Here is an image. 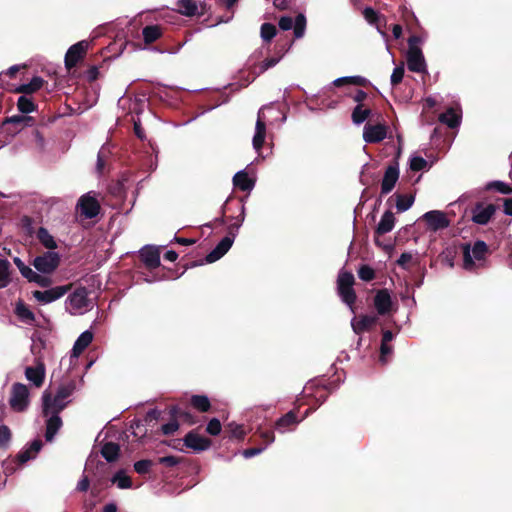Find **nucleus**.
Wrapping results in <instances>:
<instances>
[{
	"mask_svg": "<svg viewBox=\"0 0 512 512\" xmlns=\"http://www.w3.org/2000/svg\"><path fill=\"white\" fill-rule=\"evenodd\" d=\"M13 262L24 278L44 287L48 285V275H51L59 266L60 255L55 251H47L36 256L32 262L36 271L26 265L19 257H15Z\"/></svg>",
	"mask_w": 512,
	"mask_h": 512,
	"instance_id": "f257e3e1",
	"label": "nucleus"
},
{
	"mask_svg": "<svg viewBox=\"0 0 512 512\" xmlns=\"http://www.w3.org/2000/svg\"><path fill=\"white\" fill-rule=\"evenodd\" d=\"M140 258L145 266V271H141L138 280L142 278L147 283H154L163 279L174 278L171 271H166L160 265L159 249L152 245H146L139 251Z\"/></svg>",
	"mask_w": 512,
	"mask_h": 512,
	"instance_id": "f03ea898",
	"label": "nucleus"
},
{
	"mask_svg": "<svg viewBox=\"0 0 512 512\" xmlns=\"http://www.w3.org/2000/svg\"><path fill=\"white\" fill-rule=\"evenodd\" d=\"M240 215L236 218V222L229 227L228 235L221 239L215 248L206 256L208 263H213L223 257L232 247L236 234L245 219V206L241 205Z\"/></svg>",
	"mask_w": 512,
	"mask_h": 512,
	"instance_id": "7ed1b4c3",
	"label": "nucleus"
},
{
	"mask_svg": "<svg viewBox=\"0 0 512 512\" xmlns=\"http://www.w3.org/2000/svg\"><path fill=\"white\" fill-rule=\"evenodd\" d=\"M462 250L463 266L465 269L471 270L475 266L474 260L482 261L485 259L488 253V246L484 241L478 240L474 243L472 249L469 244H464Z\"/></svg>",
	"mask_w": 512,
	"mask_h": 512,
	"instance_id": "20e7f679",
	"label": "nucleus"
},
{
	"mask_svg": "<svg viewBox=\"0 0 512 512\" xmlns=\"http://www.w3.org/2000/svg\"><path fill=\"white\" fill-rule=\"evenodd\" d=\"M9 404L11 409L16 412H23L27 409L29 405V390L26 385L19 382L12 385Z\"/></svg>",
	"mask_w": 512,
	"mask_h": 512,
	"instance_id": "39448f33",
	"label": "nucleus"
},
{
	"mask_svg": "<svg viewBox=\"0 0 512 512\" xmlns=\"http://www.w3.org/2000/svg\"><path fill=\"white\" fill-rule=\"evenodd\" d=\"M272 110L270 106H264L258 111L255 125V133L252 139V145L256 152H260L266 137V116L265 112Z\"/></svg>",
	"mask_w": 512,
	"mask_h": 512,
	"instance_id": "423d86ee",
	"label": "nucleus"
},
{
	"mask_svg": "<svg viewBox=\"0 0 512 512\" xmlns=\"http://www.w3.org/2000/svg\"><path fill=\"white\" fill-rule=\"evenodd\" d=\"M278 25L280 29L288 31L293 28L295 38L299 39L304 36L306 29V17L304 14H298L295 19L290 16H282L279 19Z\"/></svg>",
	"mask_w": 512,
	"mask_h": 512,
	"instance_id": "0eeeda50",
	"label": "nucleus"
},
{
	"mask_svg": "<svg viewBox=\"0 0 512 512\" xmlns=\"http://www.w3.org/2000/svg\"><path fill=\"white\" fill-rule=\"evenodd\" d=\"M95 290H74L68 297V303L71 309L76 311L90 310L93 307V299L89 295Z\"/></svg>",
	"mask_w": 512,
	"mask_h": 512,
	"instance_id": "6e6552de",
	"label": "nucleus"
},
{
	"mask_svg": "<svg viewBox=\"0 0 512 512\" xmlns=\"http://www.w3.org/2000/svg\"><path fill=\"white\" fill-rule=\"evenodd\" d=\"M88 48L89 41L87 40L79 41L70 46V48L66 52L64 59L66 68L71 69L72 67L76 66L79 60L82 59L85 55Z\"/></svg>",
	"mask_w": 512,
	"mask_h": 512,
	"instance_id": "1a4fd4ad",
	"label": "nucleus"
},
{
	"mask_svg": "<svg viewBox=\"0 0 512 512\" xmlns=\"http://www.w3.org/2000/svg\"><path fill=\"white\" fill-rule=\"evenodd\" d=\"M184 445L194 452H202L209 449L212 441L204 436L199 435L196 430L189 431L183 438Z\"/></svg>",
	"mask_w": 512,
	"mask_h": 512,
	"instance_id": "9d476101",
	"label": "nucleus"
},
{
	"mask_svg": "<svg viewBox=\"0 0 512 512\" xmlns=\"http://www.w3.org/2000/svg\"><path fill=\"white\" fill-rule=\"evenodd\" d=\"M496 212L495 204L477 202L472 209V221L479 225H486Z\"/></svg>",
	"mask_w": 512,
	"mask_h": 512,
	"instance_id": "9b49d317",
	"label": "nucleus"
},
{
	"mask_svg": "<svg viewBox=\"0 0 512 512\" xmlns=\"http://www.w3.org/2000/svg\"><path fill=\"white\" fill-rule=\"evenodd\" d=\"M399 174L400 171L397 161L386 168L381 181V195H387L394 189L399 179Z\"/></svg>",
	"mask_w": 512,
	"mask_h": 512,
	"instance_id": "f8f14e48",
	"label": "nucleus"
},
{
	"mask_svg": "<svg viewBox=\"0 0 512 512\" xmlns=\"http://www.w3.org/2000/svg\"><path fill=\"white\" fill-rule=\"evenodd\" d=\"M42 401L44 416H49V414H59L66 408L68 404V402H65V400L58 399L57 395L52 397L48 392L43 393Z\"/></svg>",
	"mask_w": 512,
	"mask_h": 512,
	"instance_id": "ddd939ff",
	"label": "nucleus"
},
{
	"mask_svg": "<svg viewBox=\"0 0 512 512\" xmlns=\"http://www.w3.org/2000/svg\"><path fill=\"white\" fill-rule=\"evenodd\" d=\"M387 136V127L384 124H366L363 129V139L366 143H378Z\"/></svg>",
	"mask_w": 512,
	"mask_h": 512,
	"instance_id": "4468645a",
	"label": "nucleus"
},
{
	"mask_svg": "<svg viewBox=\"0 0 512 512\" xmlns=\"http://www.w3.org/2000/svg\"><path fill=\"white\" fill-rule=\"evenodd\" d=\"M78 207L81 214L89 219L96 217L100 211L98 201L90 193L83 195L79 199Z\"/></svg>",
	"mask_w": 512,
	"mask_h": 512,
	"instance_id": "2eb2a0df",
	"label": "nucleus"
},
{
	"mask_svg": "<svg viewBox=\"0 0 512 512\" xmlns=\"http://www.w3.org/2000/svg\"><path fill=\"white\" fill-rule=\"evenodd\" d=\"M423 220L433 231L441 230L449 226V220L447 219L445 213L438 210L425 213L423 215Z\"/></svg>",
	"mask_w": 512,
	"mask_h": 512,
	"instance_id": "dca6fc26",
	"label": "nucleus"
},
{
	"mask_svg": "<svg viewBox=\"0 0 512 512\" xmlns=\"http://www.w3.org/2000/svg\"><path fill=\"white\" fill-rule=\"evenodd\" d=\"M394 226H395V216L391 211L388 210L382 215L379 223L377 224V226L375 228V232H374L375 243L380 246L381 244L379 241V237L391 232L393 230Z\"/></svg>",
	"mask_w": 512,
	"mask_h": 512,
	"instance_id": "f3484780",
	"label": "nucleus"
},
{
	"mask_svg": "<svg viewBox=\"0 0 512 512\" xmlns=\"http://www.w3.org/2000/svg\"><path fill=\"white\" fill-rule=\"evenodd\" d=\"M374 307L379 315H388L392 312L393 302L388 290H377L374 297Z\"/></svg>",
	"mask_w": 512,
	"mask_h": 512,
	"instance_id": "a211bd4d",
	"label": "nucleus"
},
{
	"mask_svg": "<svg viewBox=\"0 0 512 512\" xmlns=\"http://www.w3.org/2000/svg\"><path fill=\"white\" fill-rule=\"evenodd\" d=\"M45 365L38 360L35 366H27L25 368V377L36 387H41L45 380Z\"/></svg>",
	"mask_w": 512,
	"mask_h": 512,
	"instance_id": "6ab92c4d",
	"label": "nucleus"
},
{
	"mask_svg": "<svg viewBox=\"0 0 512 512\" xmlns=\"http://www.w3.org/2000/svg\"><path fill=\"white\" fill-rule=\"evenodd\" d=\"M43 446V443L40 439L34 440L31 445L25 449L20 451L16 456V461L19 465L25 464L30 459L36 457Z\"/></svg>",
	"mask_w": 512,
	"mask_h": 512,
	"instance_id": "aec40b11",
	"label": "nucleus"
},
{
	"mask_svg": "<svg viewBox=\"0 0 512 512\" xmlns=\"http://www.w3.org/2000/svg\"><path fill=\"white\" fill-rule=\"evenodd\" d=\"M300 420L297 418V410H291L281 416L276 422H275V429L279 432H284L286 430H289L291 427L298 424Z\"/></svg>",
	"mask_w": 512,
	"mask_h": 512,
	"instance_id": "412c9836",
	"label": "nucleus"
},
{
	"mask_svg": "<svg viewBox=\"0 0 512 512\" xmlns=\"http://www.w3.org/2000/svg\"><path fill=\"white\" fill-rule=\"evenodd\" d=\"M50 417L46 421V432H45V438L46 441L51 442L57 432L62 427V419L59 416V414H49Z\"/></svg>",
	"mask_w": 512,
	"mask_h": 512,
	"instance_id": "4be33fe9",
	"label": "nucleus"
},
{
	"mask_svg": "<svg viewBox=\"0 0 512 512\" xmlns=\"http://www.w3.org/2000/svg\"><path fill=\"white\" fill-rule=\"evenodd\" d=\"M363 16L369 24L376 26V29L379 32V34L385 41H387L388 36L387 33L382 28L381 19L378 12L371 7H366L363 10Z\"/></svg>",
	"mask_w": 512,
	"mask_h": 512,
	"instance_id": "5701e85b",
	"label": "nucleus"
},
{
	"mask_svg": "<svg viewBox=\"0 0 512 512\" xmlns=\"http://www.w3.org/2000/svg\"><path fill=\"white\" fill-rule=\"evenodd\" d=\"M100 453L107 462L113 463L120 456V445L112 441L106 442L101 447Z\"/></svg>",
	"mask_w": 512,
	"mask_h": 512,
	"instance_id": "b1692460",
	"label": "nucleus"
},
{
	"mask_svg": "<svg viewBox=\"0 0 512 512\" xmlns=\"http://www.w3.org/2000/svg\"><path fill=\"white\" fill-rule=\"evenodd\" d=\"M162 35L163 28L160 25H147L142 29V37L146 45L156 42Z\"/></svg>",
	"mask_w": 512,
	"mask_h": 512,
	"instance_id": "393cba45",
	"label": "nucleus"
},
{
	"mask_svg": "<svg viewBox=\"0 0 512 512\" xmlns=\"http://www.w3.org/2000/svg\"><path fill=\"white\" fill-rule=\"evenodd\" d=\"M233 184L242 191H251L255 186V181L248 176L245 170H240L234 175Z\"/></svg>",
	"mask_w": 512,
	"mask_h": 512,
	"instance_id": "a878e982",
	"label": "nucleus"
},
{
	"mask_svg": "<svg viewBox=\"0 0 512 512\" xmlns=\"http://www.w3.org/2000/svg\"><path fill=\"white\" fill-rule=\"evenodd\" d=\"M199 2L197 0H177V11L187 17L197 15Z\"/></svg>",
	"mask_w": 512,
	"mask_h": 512,
	"instance_id": "bb28decb",
	"label": "nucleus"
},
{
	"mask_svg": "<svg viewBox=\"0 0 512 512\" xmlns=\"http://www.w3.org/2000/svg\"><path fill=\"white\" fill-rule=\"evenodd\" d=\"M68 290H34V297L42 303H50L61 298Z\"/></svg>",
	"mask_w": 512,
	"mask_h": 512,
	"instance_id": "cd10ccee",
	"label": "nucleus"
},
{
	"mask_svg": "<svg viewBox=\"0 0 512 512\" xmlns=\"http://www.w3.org/2000/svg\"><path fill=\"white\" fill-rule=\"evenodd\" d=\"M93 333L90 331H84L75 341L72 348L73 356H79L92 342Z\"/></svg>",
	"mask_w": 512,
	"mask_h": 512,
	"instance_id": "c85d7f7f",
	"label": "nucleus"
},
{
	"mask_svg": "<svg viewBox=\"0 0 512 512\" xmlns=\"http://www.w3.org/2000/svg\"><path fill=\"white\" fill-rule=\"evenodd\" d=\"M441 123L446 124L450 128H456L460 125L461 115L454 108H449L445 113L438 116Z\"/></svg>",
	"mask_w": 512,
	"mask_h": 512,
	"instance_id": "c756f323",
	"label": "nucleus"
},
{
	"mask_svg": "<svg viewBox=\"0 0 512 512\" xmlns=\"http://www.w3.org/2000/svg\"><path fill=\"white\" fill-rule=\"evenodd\" d=\"M15 314L22 322L30 324L35 321L34 313L29 309V307L22 300H19L16 303Z\"/></svg>",
	"mask_w": 512,
	"mask_h": 512,
	"instance_id": "7c9ffc66",
	"label": "nucleus"
},
{
	"mask_svg": "<svg viewBox=\"0 0 512 512\" xmlns=\"http://www.w3.org/2000/svg\"><path fill=\"white\" fill-rule=\"evenodd\" d=\"M37 239L40 241V243L49 251H53L57 248V243L54 239V237L49 233V231L44 228L40 227L37 231Z\"/></svg>",
	"mask_w": 512,
	"mask_h": 512,
	"instance_id": "2f4dec72",
	"label": "nucleus"
},
{
	"mask_svg": "<svg viewBox=\"0 0 512 512\" xmlns=\"http://www.w3.org/2000/svg\"><path fill=\"white\" fill-rule=\"evenodd\" d=\"M436 104H437L436 100L432 97H427L424 100L423 110L421 113V117H422L423 121H425L427 123L434 121V119H435L434 108H435Z\"/></svg>",
	"mask_w": 512,
	"mask_h": 512,
	"instance_id": "473e14b6",
	"label": "nucleus"
},
{
	"mask_svg": "<svg viewBox=\"0 0 512 512\" xmlns=\"http://www.w3.org/2000/svg\"><path fill=\"white\" fill-rule=\"evenodd\" d=\"M375 323H376L375 317L364 315V316H361L357 322H352V328L356 334H361V333L367 331Z\"/></svg>",
	"mask_w": 512,
	"mask_h": 512,
	"instance_id": "72a5a7b5",
	"label": "nucleus"
},
{
	"mask_svg": "<svg viewBox=\"0 0 512 512\" xmlns=\"http://www.w3.org/2000/svg\"><path fill=\"white\" fill-rule=\"evenodd\" d=\"M44 83L43 78L39 76L33 77L29 83H25L16 88V91L24 94H31L39 90Z\"/></svg>",
	"mask_w": 512,
	"mask_h": 512,
	"instance_id": "f704fd0d",
	"label": "nucleus"
},
{
	"mask_svg": "<svg viewBox=\"0 0 512 512\" xmlns=\"http://www.w3.org/2000/svg\"><path fill=\"white\" fill-rule=\"evenodd\" d=\"M409 51L407 56V67L411 72H416V35H410L408 39Z\"/></svg>",
	"mask_w": 512,
	"mask_h": 512,
	"instance_id": "c9c22d12",
	"label": "nucleus"
},
{
	"mask_svg": "<svg viewBox=\"0 0 512 512\" xmlns=\"http://www.w3.org/2000/svg\"><path fill=\"white\" fill-rule=\"evenodd\" d=\"M396 209L398 212H405L412 207L414 203V195L396 193Z\"/></svg>",
	"mask_w": 512,
	"mask_h": 512,
	"instance_id": "e433bc0d",
	"label": "nucleus"
},
{
	"mask_svg": "<svg viewBox=\"0 0 512 512\" xmlns=\"http://www.w3.org/2000/svg\"><path fill=\"white\" fill-rule=\"evenodd\" d=\"M170 416L171 418H179L180 420H182L185 423H188L189 425H193L197 422L196 417L194 415H192L189 411L183 410L182 408L177 406H173L170 409Z\"/></svg>",
	"mask_w": 512,
	"mask_h": 512,
	"instance_id": "4c0bfd02",
	"label": "nucleus"
},
{
	"mask_svg": "<svg viewBox=\"0 0 512 512\" xmlns=\"http://www.w3.org/2000/svg\"><path fill=\"white\" fill-rule=\"evenodd\" d=\"M190 404L193 408L198 410L199 412H208L211 408L210 400L205 395H192L190 399Z\"/></svg>",
	"mask_w": 512,
	"mask_h": 512,
	"instance_id": "58836bf2",
	"label": "nucleus"
},
{
	"mask_svg": "<svg viewBox=\"0 0 512 512\" xmlns=\"http://www.w3.org/2000/svg\"><path fill=\"white\" fill-rule=\"evenodd\" d=\"M371 115V109L358 104L352 112V121L356 125L362 124Z\"/></svg>",
	"mask_w": 512,
	"mask_h": 512,
	"instance_id": "ea45409f",
	"label": "nucleus"
},
{
	"mask_svg": "<svg viewBox=\"0 0 512 512\" xmlns=\"http://www.w3.org/2000/svg\"><path fill=\"white\" fill-rule=\"evenodd\" d=\"M32 118L24 115H13L5 118L3 125L13 124L17 126L15 131H19L24 126H29Z\"/></svg>",
	"mask_w": 512,
	"mask_h": 512,
	"instance_id": "a19ab883",
	"label": "nucleus"
},
{
	"mask_svg": "<svg viewBox=\"0 0 512 512\" xmlns=\"http://www.w3.org/2000/svg\"><path fill=\"white\" fill-rule=\"evenodd\" d=\"M418 74L421 75L423 85H431L430 75L427 71L426 62L421 49L418 47Z\"/></svg>",
	"mask_w": 512,
	"mask_h": 512,
	"instance_id": "79ce46f5",
	"label": "nucleus"
},
{
	"mask_svg": "<svg viewBox=\"0 0 512 512\" xmlns=\"http://www.w3.org/2000/svg\"><path fill=\"white\" fill-rule=\"evenodd\" d=\"M75 389H76L75 381L74 380H70L67 383L61 384L58 387L55 395L58 396V399L65 400V399H67L68 397H70L73 394Z\"/></svg>",
	"mask_w": 512,
	"mask_h": 512,
	"instance_id": "37998d69",
	"label": "nucleus"
},
{
	"mask_svg": "<svg viewBox=\"0 0 512 512\" xmlns=\"http://www.w3.org/2000/svg\"><path fill=\"white\" fill-rule=\"evenodd\" d=\"M486 191L495 190L501 194L508 195L512 193V187L502 181H491L485 185Z\"/></svg>",
	"mask_w": 512,
	"mask_h": 512,
	"instance_id": "c03bdc74",
	"label": "nucleus"
},
{
	"mask_svg": "<svg viewBox=\"0 0 512 512\" xmlns=\"http://www.w3.org/2000/svg\"><path fill=\"white\" fill-rule=\"evenodd\" d=\"M9 268V261L0 258V288H5L10 282Z\"/></svg>",
	"mask_w": 512,
	"mask_h": 512,
	"instance_id": "a18cd8bd",
	"label": "nucleus"
},
{
	"mask_svg": "<svg viewBox=\"0 0 512 512\" xmlns=\"http://www.w3.org/2000/svg\"><path fill=\"white\" fill-rule=\"evenodd\" d=\"M366 79L361 76H344L335 79L332 83L334 86L340 87L344 84L362 85Z\"/></svg>",
	"mask_w": 512,
	"mask_h": 512,
	"instance_id": "49530a36",
	"label": "nucleus"
},
{
	"mask_svg": "<svg viewBox=\"0 0 512 512\" xmlns=\"http://www.w3.org/2000/svg\"><path fill=\"white\" fill-rule=\"evenodd\" d=\"M112 483L117 484L120 489H128L132 487V480L126 476L122 470L115 473L112 478Z\"/></svg>",
	"mask_w": 512,
	"mask_h": 512,
	"instance_id": "de8ad7c7",
	"label": "nucleus"
},
{
	"mask_svg": "<svg viewBox=\"0 0 512 512\" xmlns=\"http://www.w3.org/2000/svg\"><path fill=\"white\" fill-rule=\"evenodd\" d=\"M354 280V275L351 272L341 271L337 280V288H352Z\"/></svg>",
	"mask_w": 512,
	"mask_h": 512,
	"instance_id": "09e8293b",
	"label": "nucleus"
},
{
	"mask_svg": "<svg viewBox=\"0 0 512 512\" xmlns=\"http://www.w3.org/2000/svg\"><path fill=\"white\" fill-rule=\"evenodd\" d=\"M226 432L230 438L243 439L245 437L243 425H239L234 422L227 425Z\"/></svg>",
	"mask_w": 512,
	"mask_h": 512,
	"instance_id": "8fccbe9b",
	"label": "nucleus"
},
{
	"mask_svg": "<svg viewBox=\"0 0 512 512\" xmlns=\"http://www.w3.org/2000/svg\"><path fill=\"white\" fill-rule=\"evenodd\" d=\"M18 110L22 113H31L35 109V105L31 99L26 96H20L17 101Z\"/></svg>",
	"mask_w": 512,
	"mask_h": 512,
	"instance_id": "3c124183",
	"label": "nucleus"
},
{
	"mask_svg": "<svg viewBox=\"0 0 512 512\" xmlns=\"http://www.w3.org/2000/svg\"><path fill=\"white\" fill-rule=\"evenodd\" d=\"M153 464L152 460L142 459L134 463V470L140 475H145L150 472Z\"/></svg>",
	"mask_w": 512,
	"mask_h": 512,
	"instance_id": "603ef678",
	"label": "nucleus"
},
{
	"mask_svg": "<svg viewBox=\"0 0 512 512\" xmlns=\"http://www.w3.org/2000/svg\"><path fill=\"white\" fill-rule=\"evenodd\" d=\"M338 293L342 301L346 303L354 312L353 305L357 298L355 290H338Z\"/></svg>",
	"mask_w": 512,
	"mask_h": 512,
	"instance_id": "864d4df0",
	"label": "nucleus"
},
{
	"mask_svg": "<svg viewBox=\"0 0 512 512\" xmlns=\"http://www.w3.org/2000/svg\"><path fill=\"white\" fill-rule=\"evenodd\" d=\"M131 428L133 429V434L135 437L142 438L147 434V426L142 420H134L131 424Z\"/></svg>",
	"mask_w": 512,
	"mask_h": 512,
	"instance_id": "5fc2aeb1",
	"label": "nucleus"
},
{
	"mask_svg": "<svg viewBox=\"0 0 512 512\" xmlns=\"http://www.w3.org/2000/svg\"><path fill=\"white\" fill-rule=\"evenodd\" d=\"M276 35V27L270 23L261 26V37L264 41H270Z\"/></svg>",
	"mask_w": 512,
	"mask_h": 512,
	"instance_id": "6e6d98bb",
	"label": "nucleus"
},
{
	"mask_svg": "<svg viewBox=\"0 0 512 512\" xmlns=\"http://www.w3.org/2000/svg\"><path fill=\"white\" fill-rule=\"evenodd\" d=\"M393 352V347L390 343L381 342L380 345V356L379 360L382 364H386L388 362L389 357Z\"/></svg>",
	"mask_w": 512,
	"mask_h": 512,
	"instance_id": "4d7b16f0",
	"label": "nucleus"
},
{
	"mask_svg": "<svg viewBox=\"0 0 512 512\" xmlns=\"http://www.w3.org/2000/svg\"><path fill=\"white\" fill-rule=\"evenodd\" d=\"M222 430V425L217 418H212L206 427V432L212 436H217Z\"/></svg>",
	"mask_w": 512,
	"mask_h": 512,
	"instance_id": "13d9d810",
	"label": "nucleus"
},
{
	"mask_svg": "<svg viewBox=\"0 0 512 512\" xmlns=\"http://www.w3.org/2000/svg\"><path fill=\"white\" fill-rule=\"evenodd\" d=\"M11 440V431L6 425L0 426V448H7Z\"/></svg>",
	"mask_w": 512,
	"mask_h": 512,
	"instance_id": "bf43d9fd",
	"label": "nucleus"
},
{
	"mask_svg": "<svg viewBox=\"0 0 512 512\" xmlns=\"http://www.w3.org/2000/svg\"><path fill=\"white\" fill-rule=\"evenodd\" d=\"M374 270L368 265H362L358 269V277L364 281H370L374 278Z\"/></svg>",
	"mask_w": 512,
	"mask_h": 512,
	"instance_id": "052dcab7",
	"label": "nucleus"
},
{
	"mask_svg": "<svg viewBox=\"0 0 512 512\" xmlns=\"http://www.w3.org/2000/svg\"><path fill=\"white\" fill-rule=\"evenodd\" d=\"M160 411L156 408L150 409L142 419L146 426L156 423L160 417Z\"/></svg>",
	"mask_w": 512,
	"mask_h": 512,
	"instance_id": "680f3d73",
	"label": "nucleus"
},
{
	"mask_svg": "<svg viewBox=\"0 0 512 512\" xmlns=\"http://www.w3.org/2000/svg\"><path fill=\"white\" fill-rule=\"evenodd\" d=\"M282 56L270 57L265 59L259 66V73H264L268 69L276 66L281 60Z\"/></svg>",
	"mask_w": 512,
	"mask_h": 512,
	"instance_id": "e2e57ef3",
	"label": "nucleus"
},
{
	"mask_svg": "<svg viewBox=\"0 0 512 512\" xmlns=\"http://www.w3.org/2000/svg\"><path fill=\"white\" fill-rule=\"evenodd\" d=\"M179 429L177 418H172L170 422L161 426V431L164 435H172Z\"/></svg>",
	"mask_w": 512,
	"mask_h": 512,
	"instance_id": "0e129e2a",
	"label": "nucleus"
},
{
	"mask_svg": "<svg viewBox=\"0 0 512 512\" xmlns=\"http://www.w3.org/2000/svg\"><path fill=\"white\" fill-rule=\"evenodd\" d=\"M426 156L430 159L429 161L424 159L423 157L418 156V171L428 170L436 161L437 158L432 154Z\"/></svg>",
	"mask_w": 512,
	"mask_h": 512,
	"instance_id": "69168bd1",
	"label": "nucleus"
},
{
	"mask_svg": "<svg viewBox=\"0 0 512 512\" xmlns=\"http://www.w3.org/2000/svg\"><path fill=\"white\" fill-rule=\"evenodd\" d=\"M181 461H182V458H179V457H176L173 455L160 457L158 459V462L166 467H174V466L178 465L179 463H181Z\"/></svg>",
	"mask_w": 512,
	"mask_h": 512,
	"instance_id": "338daca9",
	"label": "nucleus"
},
{
	"mask_svg": "<svg viewBox=\"0 0 512 512\" xmlns=\"http://www.w3.org/2000/svg\"><path fill=\"white\" fill-rule=\"evenodd\" d=\"M403 76H404V67L403 66L395 67L392 72L391 78H390L391 85L395 86V85L399 84L402 81Z\"/></svg>",
	"mask_w": 512,
	"mask_h": 512,
	"instance_id": "774afa93",
	"label": "nucleus"
}]
</instances>
